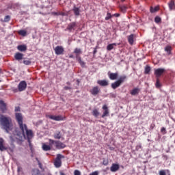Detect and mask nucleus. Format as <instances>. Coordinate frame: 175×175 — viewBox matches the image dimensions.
Listing matches in <instances>:
<instances>
[{
  "mask_svg": "<svg viewBox=\"0 0 175 175\" xmlns=\"http://www.w3.org/2000/svg\"><path fill=\"white\" fill-rule=\"evenodd\" d=\"M14 145H12V148L10 147H5L4 146V139L3 138L0 137V151L3 152L5 150H10L11 152H13L14 151Z\"/></svg>",
  "mask_w": 175,
  "mask_h": 175,
  "instance_id": "4",
  "label": "nucleus"
},
{
  "mask_svg": "<svg viewBox=\"0 0 175 175\" xmlns=\"http://www.w3.org/2000/svg\"><path fill=\"white\" fill-rule=\"evenodd\" d=\"M1 81L0 80V82H1Z\"/></svg>",
  "mask_w": 175,
  "mask_h": 175,
  "instance_id": "62",
  "label": "nucleus"
},
{
  "mask_svg": "<svg viewBox=\"0 0 175 175\" xmlns=\"http://www.w3.org/2000/svg\"><path fill=\"white\" fill-rule=\"evenodd\" d=\"M111 17H112L111 14L109 12H108V13L107 14V16L105 17V20H106V21H108V20H109Z\"/></svg>",
  "mask_w": 175,
  "mask_h": 175,
  "instance_id": "42",
  "label": "nucleus"
},
{
  "mask_svg": "<svg viewBox=\"0 0 175 175\" xmlns=\"http://www.w3.org/2000/svg\"><path fill=\"white\" fill-rule=\"evenodd\" d=\"M77 27V23L75 22L70 23L68 24L67 28L65 29L66 31H69V32H72L75 31Z\"/></svg>",
  "mask_w": 175,
  "mask_h": 175,
  "instance_id": "11",
  "label": "nucleus"
},
{
  "mask_svg": "<svg viewBox=\"0 0 175 175\" xmlns=\"http://www.w3.org/2000/svg\"><path fill=\"white\" fill-rule=\"evenodd\" d=\"M53 137L55 139H61L62 138V134L61 132L59 131H56L53 135Z\"/></svg>",
  "mask_w": 175,
  "mask_h": 175,
  "instance_id": "20",
  "label": "nucleus"
},
{
  "mask_svg": "<svg viewBox=\"0 0 175 175\" xmlns=\"http://www.w3.org/2000/svg\"><path fill=\"white\" fill-rule=\"evenodd\" d=\"M126 79V76L125 75L121 76L118 80L111 83V88L113 90H116L117 88L120 87L122 85V83L124 82Z\"/></svg>",
  "mask_w": 175,
  "mask_h": 175,
  "instance_id": "3",
  "label": "nucleus"
},
{
  "mask_svg": "<svg viewBox=\"0 0 175 175\" xmlns=\"http://www.w3.org/2000/svg\"><path fill=\"white\" fill-rule=\"evenodd\" d=\"M97 83L99 84L100 86H107L109 85V81L107 80H98Z\"/></svg>",
  "mask_w": 175,
  "mask_h": 175,
  "instance_id": "18",
  "label": "nucleus"
},
{
  "mask_svg": "<svg viewBox=\"0 0 175 175\" xmlns=\"http://www.w3.org/2000/svg\"><path fill=\"white\" fill-rule=\"evenodd\" d=\"M114 46H117L116 43L110 44L107 46V51H111L114 49Z\"/></svg>",
  "mask_w": 175,
  "mask_h": 175,
  "instance_id": "28",
  "label": "nucleus"
},
{
  "mask_svg": "<svg viewBox=\"0 0 175 175\" xmlns=\"http://www.w3.org/2000/svg\"><path fill=\"white\" fill-rule=\"evenodd\" d=\"M55 147L58 150H61V149L65 148L66 145L64 143H62V142L56 140Z\"/></svg>",
  "mask_w": 175,
  "mask_h": 175,
  "instance_id": "12",
  "label": "nucleus"
},
{
  "mask_svg": "<svg viewBox=\"0 0 175 175\" xmlns=\"http://www.w3.org/2000/svg\"><path fill=\"white\" fill-rule=\"evenodd\" d=\"M91 95L93 96H96L100 92V89L98 86H94L90 91Z\"/></svg>",
  "mask_w": 175,
  "mask_h": 175,
  "instance_id": "7",
  "label": "nucleus"
},
{
  "mask_svg": "<svg viewBox=\"0 0 175 175\" xmlns=\"http://www.w3.org/2000/svg\"><path fill=\"white\" fill-rule=\"evenodd\" d=\"M0 109L2 113H5L7 110L6 104L1 100H0Z\"/></svg>",
  "mask_w": 175,
  "mask_h": 175,
  "instance_id": "16",
  "label": "nucleus"
},
{
  "mask_svg": "<svg viewBox=\"0 0 175 175\" xmlns=\"http://www.w3.org/2000/svg\"><path fill=\"white\" fill-rule=\"evenodd\" d=\"M103 163V165L107 166L109 165V161L108 160H104Z\"/></svg>",
  "mask_w": 175,
  "mask_h": 175,
  "instance_id": "45",
  "label": "nucleus"
},
{
  "mask_svg": "<svg viewBox=\"0 0 175 175\" xmlns=\"http://www.w3.org/2000/svg\"><path fill=\"white\" fill-rule=\"evenodd\" d=\"M15 120L19 126L21 133H17L16 139L20 142H23V140L27 139L28 142L30 144V140L32 139L33 134L31 130H29L26 124L23 123V116L20 112L15 113ZM26 134V136H25Z\"/></svg>",
  "mask_w": 175,
  "mask_h": 175,
  "instance_id": "1",
  "label": "nucleus"
},
{
  "mask_svg": "<svg viewBox=\"0 0 175 175\" xmlns=\"http://www.w3.org/2000/svg\"><path fill=\"white\" fill-rule=\"evenodd\" d=\"M74 53L78 55V54L81 53V50L80 49L76 48Z\"/></svg>",
  "mask_w": 175,
  "mask_h": 175,
  "instance_id": "38",
  "label": "nucleus"
},
{
  "mask_svg": "<svg viewBox=\"0 0 175 175\" xmlns=\"http://www.w3.org/2000/svg\"><path fill=\"white\" fill-rule=\"evenodd\" d=\"M17 49L21 52H25L27 50L26 44H20L17 46Z\"/></svg>",
  "mask_w": 175,
  "mask_h": 175,
  "instance_id": "17",
  "label": "nucleus"
},
{
  "mask_svg": "<svg viewBox=\"0 0 175 175\" xmlns=\"http://www.w3.org/2000/svg\"><path fill=\"white\" fill-rule=\"evenodd\" d=\"M55 53L56 55H63L64 52V49L62 46H57L55 49H54Z\"/></svg>",
  "mask_w": 175,
  "mask_h": 175,
  "instance_id": "8",
  "label": "nucleus"
},
{
  "mask_svg": "<svg viewBox=\"0 0 175 175\" xmlns=\"http://www.w3.org/2000/svg\"><path fill=\"white\" fill-rule=\"evenodd\" d=\"M103 110H104L105 111L102 115V118H105V117H108V116H109V110L106 105H103Z\"/></svg>",
  "mask_w": 175,
  "mask_h": 175,
  "instance_id": "13",
  "label": "nucleus"
},
{
  "mask_svg": "<svg viewBox=\"0 0 175 175\" xmlns=\"http://www.w3.org/2000/svg\"><path fill=\"white\" fill-rule=\"evenodd\" d=\"M32 175H41L40 171L38 169H34L32 171Z\"/></svg>",
  "mask_w": 175,
  "mask_h": 175,
  "instance_id": "32",
  "label": "nucleus"
},
{
  "mask_svg": "<svg viewBox=\"0 0 175 175\" xmlns=\"http://www.w3.org/2000/svg\"><path fill=\"white\" fill-rule=\"evenodd\" d=\"M10 21V16H8V15L5 16V18H4L3 21L7 23V22H9Z\"/></svg>",
  "mask_w": 175,
  "mask_h": 175,
  "instance_id": "41",
  "label": "nucleus"
},
{
  "mask_svg": "<svg viewBox=\"0 0 175 175\" xmlns=\"http://www.w3.org/2000/svg\"><path fill=\"white\" fill-rule=\"evenodd\" d=\"M92 114L93 116H94V117H98L100 114V113L98 112V111L97 109H94L92 111Z\"/></svg>",
  "mask_w": 175,
  "mask_h": 175,
  "instance_id": "35",
  "label": "nucleus"
},
{
  "mask_svg": "<svg viewBox=\"0 0 175 175\" xmlns=\"http://www.w3.org/2000/svg\"><path fill=\"white\" fill-rule=\"evenodd\" d=\"M64 89L66 90H70V89H71L70 87H68V86H66V87H64Z\"/></svg>",
  "mask_w": 175,
  "mask_h": 175,
  "instance_id": "49",
  "label": "nucleus"
},
{
  "mask_svg": "<svg viewBox=\"0 0 175 175\" xmlns=\"http://www.w3.org/2000/svg\"><path fill=\"white\" fill-rule=\"evenodd\" d=\"M108 76L111 80H116L118 79V72L113 73V72H109Z\"/></svg>",
  "mask_w": 175,
  "mask_h": 175,
  "instance_id": "14",
  "label": "nucleus"
},
{
  "mask_svg": "<svg viewBox=\"0 0 175 175\" xmlns=\"http://www.w3.org/2000/svg\"><path fill=\"white\" fill-rule=\"evenodd\" d=\"M140 92V89L138 88H135L133 90L131 91V94L135 96V95H138V94Z\"/></svg>",
  "mask_w": 175,
  "mask_h": 175,
  "instance_id": "22",
  "label": "nucleus"
},
{
  "mask_svg": "<svg viewBox=\"0 0 175 175\" xmlns=\"http://www.w3.org/2000/svg\"><path fill=\"white\" fill-rule=\"evenodd\" d=\"M36 160L38 162L40 169L42 170V164L40 163V161L38 160V159L37 157L36 158Z\"/></svg>",
  "mask_w": 175,
  "mask_h": 175,
  "instance_id": "39",
  "label": "nucleus"
},
{
  "mask_svg": "<svg viewBox=\"0 0 175 175\" xmlns=\"http://www.w3.org/2000/svg\"><path fill=\"white\" fill-rule=\"evenodd\" d=\"M55 15H58L57 12L53 13Z\"/></svg>",
  "mask_w": 175,
  "mask_h": 175,
  "instance_id": "54",
  "label": "nucleus"
},
{
  "mask_svg": "<svg viewBox=\"0 0 175 175\" xmlns=\"http://www.w3.org/2000/svg\"><path fill=\"white\" fill-rule=\"evenodd\" d=\"M114 16H116V17H119L120 16V14H115Z\"/></svg>",
  "mask_w": 175,
  "mask_h": 175,
  "instance_id": "50",
  "label": "nucleus"
},
{
  "mask_svg": "<svg viewBox=\"0 0 175 175\" xmlns=\"http://www.w3.org/2000/svg\"><path fill=\"white\" fill-rule=\"evenodd\" d=\"M161 133H163V135H165L167 133L166 132V129L165 127H163L161 130Z\"/></svg>",
  "mask_w": 175,
  "mask_h": 175,
  "instance_id": "43",
  "label": "nucleus"
},
{
  "mask_svg": "<svg viewBox=\"0 0 175 175\" xmlns=\"http://www.w3.org/2000/svg\"><path fill=\"white\" fill-rule=\"evenodd\" d=\"M55 144H56V140H53V139H49V146H51V149L54 146H55Z\"/></svg>",
  "mask_w": 175,
  "mask_h": 175,
  "instance_id": "26",
  "label": "nucleus"
},
{
  "mask_svg": "<svg viewBox=\"0 0 175 175\" xmlns=\"http://www.w3.org/2000/svg\"><path fill=\"white\" fill-rule=\"evenodd\" d=\"M14 92H17V89H16V90H14Z\"/></svg>",
  "mask_w": 175,
  "mask_h": 175,
  "instance_id": "56",
  "label": "nucleus"
},
{
  "mask_svg": "<svg viewBox=\"0 0 175 175\" xmlns=\"http://www.w3.org/2000/svg\"><path fill=\"white\" fill-rule=\"evenodd\" d=\"M74 174L75 175H81V172L79 170H75Z\"/></svg>",
  "mask_w": 175,
  "mask_h": 175,
  "instance_id": "46",
  "label": "nucleus"
},
{
  "mask_svg": "<svg viewBox=\"0 0 175 175\" xmlns=\"http://www.w3.org/2000/svg\"><path fill=\"white\" fill-rule=\"evenodd\" d=\"M67 84H70V83H69V82H68V83H67Z\"/></svg>",
  "mask_w": 175,
  "mask_h": 175,
  "instance_id": "60",
  "label": "nucleus"
},
{
  "mask_svg": "<svg viewBox=\"0 0 175 175\" xmlns=\"http://www.w3.org/2000/svg\"><path fill=\"white\" fill-rule=\"evenodd\" d=\"M0 126L1 129L5 131L6 133H9L13 128L12 120L10 116L1 115L0 116Z\"/></svg>",
  "mask_w": 175,
  "mask_h": 175,
  "instance_id": "2",
  "label": "nucleus"
},
{
  "mask_svg": "<svg viewBox=\"0 0 175 175\" xmlns=\"http://www.w3.org/2000/svg\"><path fill=\"white\" fill-rule=\"evenodd\" d=\"M72 11H73V12H74V14H75V15L76 16H80V13H81V10H80V8H77V7H76V6L75 5L74 8H73V9H72Z\"/></svg>",
  "mask_w": 175,
  "mask_h": 175,
  "instance_id": "21",
  "label": "nucleus"
},
{
  "mask_svg": "<svg viewBox=\"0 0 175 175\" xmlns=\"http://www.w3.org/2000/svg\"><path fill=\"white\" fill-rule=\"evenodd\" d=\"M172 49V46H167L165 48H164V51H165L168 55L171 54Z\"/></svg>",
  "mask_w": 175,
  "mask_h": 175,
  "instance_id": "29",
  "label": "nucleus"
},
{
  "mask_svg": "<svg viewBox=\"0 0 175 175\" xmlns=\"http://www.w3.org/2000/svg\"><path fill=\"white\" fill-rule=\"evenodd\" d=\"M23 63L25 64V65H29L31 64V62L30 60H24L23 61Z\"/></svg>",
  "mask_w": 175,
  "mask_h": 175,
  "instance_id": "44",
  "label": "nucleus"
},
{
  "mask_svg": "<svg viewBox=\"0 0 175 175\" xmlns=\"http://www.w3.org/2000/svg\"><path fill=\"white\" fill-rule=\"evenodd\" d=\"M42 149L44 151L47 152V151H50L52 148L50 146V145H46V144H43Z\"/></svg>",
  "mask_w": 175,
  "mask_h": 175,
  "instance_id": "25",
  "label": "nucleus"
},
{
  "mask_svg": "<svg viewBox=\"0 0 175 175\" xmlns=\"http://www.w3.org/2000/svg\"><path fill=\"white\" fill-rule=\"evenodd\" d=\"M96 52V51H94V53H95Z\"/></svg>",
  "mask_w": 175,
  "mask_h": 175,
  "instance_id": "58",
  "label": "nucleus"
},
{
  "mask_svg": "<svg viewBox=\"0 0 175 175\" xmlns=\"http://www.w3.org/2000/svg\"><path fill=\"white\" fill-rule=\"evenodd\" d=\"M120 165L119 164L113 163L112 166L111 167L110 170L111 172H116L119 170Z\"/></svg>",
  "mask_w": 175,
  "mask_h": 175,
  "instance_id": "15",
  "label": "nucleus"
},
{
  "mask_svg": "<svg viewBox=\"0 0 175 175\" xmlns=\"http://www.w3.org/2000/svg\"><path fill=\"white\" fill-rule=\"evenodd\" d=\"M18 33L22 36H25L27 35V31L25 30H19Z\"/></svg>",
  "mask_w": 175,
  "mask_h": 175,
  "instance_id": "33",
  "label": "nucleus"
},
{
  "mask_svg": "<svg viewBox=\"0 0 175 175\" xmlns=\"http://www.w3.org/2000/svg\"><path fill=\"white\" fill-rule=\"evenodd\" d=\"M60 175H65V174L63 173L62 172H60Z\"/></svg>",
  "mask_w": 175,
  "mask_h": 175,
  "instance_id": "53",
  "label": "nucleus"
},
{
  "mask_svg": "<svg viewBox=\"0 0 175 175\" xmlns=\"http://www.w3.org/2000/svg\"><path fill=\"white\" fill-rule=\"evenodd\" d=\"M159 175H166V171L164 170L159 171Z\"/></svg>",
  "mask_w": 175,
  "mask_h": 175,
  "instance_id": "40",
  "label": "nucleus"
},
{
  "mask_svg": "<svg viewBox=\"0 0 175 175\" xmlns=\"http://www.w3.org/2000/svg\"><path fill=\"white\" fill-rule=\"evenodd\" d=\"M50 120H53L54 121H64L65 117H63L61 115L59 116H53V115H49L47 116Z\"/></svg>",
  "mask_w": 175,
  "mask_h": 175,
  "instance_id": "6",
  "label": "nucleus"
},
{
  "mask_svg": "<svg viewBox=\"0 0 175 175\" xmlns=\"http://www.w3.org/2000/svg\"><path fill=\"white\" fill-rule=\"evenodd\" d=\"M77 83H78V85L79 84V79L77 80Z\"/></svg>",
  "mask_w": 175,
  "mask_h": 175,
  "instance_id": "55",
  "label": "nucleus"
},
{
  "mask_svg": "<svg viewBox=\"0 0 175 175\" xmlns=\"http://www.w3.org/2000/svg\"><path fill=\"white\" fill-rule=\"evenodd\" d=\"M165 72V68H157L154 69V75L159 79Z\"/></svg>",
  "mask_w": 175,
  "mask_h": 175,
  "instance_id": "9",
  "label": "nucleus"
},
{
  "mask_svg": "<svg viewBox=\"0 0 175 175\" xmlns=\"http://www.w3.org/2000/svg\"><path fill=\"white\" fill-rule=\"evenodd\" d=\"M161 83L159 81V78H157L156 79V88H161Z\"/></svg>",
  "mask_w": 175,
  "mask_h": 175,
  "instance_id": "36",
  "label": "nucleus"
},
{
  "mask_svg": "<svg viewBox=\"0 0 175 175\" xmlns=\"http://www.w3.org/2000/svg\"><path fill=\"white\" fill-rule=\"evenodd\" d=\"M76 57H77L79 63L81 64V66L82 67H83L85 66V63L81 60V57H79L78 55H77Z\"/></svg>",
  "mask_w": 175,
  "mask_h": 175,
  "instance_id": "27",
  "label": "nucleus"
},
{
  "mask_svg": "<svg viewBox=\"0 0 175 175\" xmlns=\"http://www.w3.org/2000/svg\"><path fill=\"white\" fill-rule=\"evenodd\" d=\"M151 70V68L149 66H146L145 68V74H149Z\"/></svg>",
  "mask_w": 175,
  "mask_h": 175,
  "instance_id": "34",
  "label": "nucleus"
},
{
  "mask_svg": "<svg viewBox=\"0 0 175 175\" xmlns=\"http://www.w3.org/2000/svg\"><path fill=\"white\" fill-rule=\"evenodd\" d=\"M10 139H12V136H10Z\"/></svg>",
  "mask_w": 175,
  "mask_h": 175,
  "instance_id": "59",
  "label": "nucleus"
},
{
  "mask_svg": "<svg viewBox=\"0 0 175 175\" xmlns=\"http://www.w3.org/2000/svg\"><path fill=\"white\" fill-rule=\"evenodd\" d=\"M27 88V83L25 81H22L19 83L18 85V89L20 92H22V91H24Z\"/></svg>",
  "mask_w": 175,
  "mask_h": 175,
  "instance_id": "10",
  "label": "nucleus"
},
{
  "mask_svg": "<svg viewBox=\"0 0 175 175\" xmlns=\"http://www.w3.org/2000/svg\"><path fill=\"white\" fill-rule=\"evenodd\" d=\"M161 22V18L159 16L154 17V23H159Z\"/></svg>",
  "mask_w": 175,
  "mask_h": 175,
  "instance_id": "37",
  "label": "nucleus"
},
{
  "mask_svg": "<svg viewBox=\"0 0 175 175\" xmlns=\"http://www.w3.org/2000/svg\"><path fill=\"white\" fill-rule=\"evenodd\" d=\"M122 2L125 1L126 0H121Z\"/></svg>",
  "mask_w": 175,
  "mask_h": 175,
  "instance_id": "57",
  "label": "nucleus"
},
{
  "mask_svg": "<svg viewBox=\"0 0 175 175\" xmlns=\"http://www.w3.org/2000/svg\"><path fill=\"white\" fill-rule=\"evenodd\" d=\"M62 159H64V156L58 154L54 162V165L56 168H59L62 166Z\"/></svg>",
  "mask_w": 175,
  "mask_h": 175,
  "instance_id": "5",
  "label": "nucleus"
},
{
  "mask_svg": "<svg viewBox=\"0 0 175 175\" xmlns=\"http://www.w3.org/2000/svg\"><path fill=\"white\" fill-rule=\"evenodd\" d=\"M165 172H167V174H168V175H170V172L169 170H165Z\"/></svg>",
  "mask_w": 175,
  "mask_h": 175,
  "instance_id": "51",
  "label": "nucleus"
},
{
  "mask_svg": "<svg viewBox=\"0 0 175 175\" xmlns=\"http://www.w3.org/2000/svg\"><path fill=\"white\" fill-rule=\"evenodd\" d=\"M23 56H24V55L23 53L18 52V53H15L14 58L16 60L20 61V60L23 59Z\"/></svg>",
  "mask_w": 175,
  "mask_h": 175,
  "instance_id": "19",
  "label": "nucleus"
},
{
  "mask_svg": "<svg viewBox=\"0 0 175 175\" xmlns=\"http://www.w3.org/2000/svg\"><path fill=\"white\" fill-rule=\"evenodd\" d=\"M168 8H170V10H175V3L174 1L171 0V1H170L168 3Z\"/></svg>",
  "mask_w": 175,
  "mask_h": 175,
  "instance_id": "23",
  "label": "nucleus"
},
{
  "mask_svg": "<svg viewBox=\"0 0 175 175\" xmlns=\"http://www.w3.org/2000/svg\"><path fill=\"white\" fill-rule=\"evenodd\" d=\"M15 111H20V108H19V107H15Z\"/></svg>",
  "mask_w": 175,
  "mask_h": 175,
  "instance_id": "48",
  "label": "nucleus"
},
{
  "mask_svg": "<svg viewBox=\"0 0 175 175\" xmlns=\"http://www.w3.org/2000/svg\"><path fill=\"white\" fill-rule=\"evenodd\" d=\"M90 175H98V172L97 171H95V172L91 173Z\"/></svg>",
  "mask_w": 175,
  "mask_h": 175,
  "instance_id": "47",
  "label": "nucleus"
},
{
  "mask_svg": "<svg viewBox=\"0 0 175 175\" xmlns=\"http://www.w3.org/2000/svg\"><path fill=\"white\" fill-rule=\"evenodd\" d=\"M134 38H135L134 34H131L129 36H128V40L131 45H133L134 43Z\"/></svg>",
  "mask_w": 175,
  "mask_h": 175,
  "instance_id": "24",
  "label": "nucleus"
},
{
  "mask_svg": "<svg viewBox=\"0 0 175 175\" xmlns=\"http://www.w3.org/2000/svg\"><path fill=\"white\" fill-rule=\"evenodd\" d=\"M0 73H1V69H0Z\"/></svg>",
  "mask_w": 175,
  "mask_h": 175,
  "instance_id": "61",
  "label": "nucleus"
},
{
  "mask_svg": "<svg viewBox=\"0 0 175 175\" xmlns=\"http://www.w3.org/2000/svg\"><path fill=\"white\" fill-rule=\"evenodd\" d=\"M120 9L122 12L126 13L127 11L128 7L126 5H121V6H120Z\"/></svg>",
  "mask_w": 175,
  "mask_h": 175,
  "instance_id": "30",
  "label": "nucleus"
},
{
  "mask_svg": "<svg viewBox=\"0 0 175 175\" xmlns=\"http://www.w3.org/2000/svg\"><path fill=\"white\" fill-rule=\"evenodd\" d=\"M159 10V6H156L154 8H153V7L150 8V12L152 13H154V12H157Z\"/></svg>",
  "mask_w": 175,
  "mask_h": 175,
  "instance_id": "31",
  "label": "nucleus"
},
{
  "mask_svg": "<svg viewBox=\"0 0 175 175\" xmlns=\"http://www.w3.org/2000/svg\"><path fill=\"white\" fill-rule=\"evenodd\" d=\"M69 57H70V58H73V57H74V55H70L69 56Z\"/></svg>",
  "mask_w": 175,
  "mask_h": 175,
  "instance_id": "52",
  "label": "nucleus"
}]
</instances>
